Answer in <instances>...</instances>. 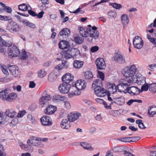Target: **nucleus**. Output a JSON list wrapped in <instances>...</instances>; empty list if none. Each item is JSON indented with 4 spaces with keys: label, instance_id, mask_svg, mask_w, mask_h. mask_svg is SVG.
<instances>
[{
    "label": "nucleus",
    "instance_id": "49530a36",
    "mask_svg": "<svg viewBox=\"0 0 156 156\" xmlns=\"http://www.w3.org/2000/svg\"><path fill=\"white\" fill-rule=\"evenodd\" d=\"M140 137L139 136H133L130 137V142H135L140 140Z\"/></svg>",
    "mask_w": 156,
    "mask_h": 156
},
{
    "label": "nucleus",
    "instance_id": "a18cd8bd",
    "mask_svg": "<svg viewBox=\"0 0 156 156\" xmlns=\"http://www.w3.org/2000/svg\"><path fill=\"white\" fill-rule=\"evenodd\" d=\"M108 17L112 18V17L114 18L116 16V13L115 12L110 11L108 12Z\"/></svg>",
    "mask_w": 156,
    "mask_h": 156
},
{
    "label": "nucleus",
    "instance_id": "a878e982",
    "mask_svg": "<svg viewBox=\"0 0 156 156\" xmlns=\"http://www.w3.org/2000/svg\"><path fill=\"white\" fill-rule=\"evenodd\" d=\"M5 113L8 117L13 118L16 116V112L13 109H10L6 110L5 112Z\"/></svg>",
    "mask_w": 156,
    "mask_h": 156
},
{
    "label": "nucleus",
    "instance_id": "e433bc0d",
    "mask_svg": "<svg viewBox=\"0 0 156 156\" xmlns=\"http://www.w3.org/2000/svg\"><path fill=\"white\" fill-rule=\"evenodd\" d=\"M149 90L153 93H155L156 92V83L149 84Z\"/></svg>",
    "mask_w": 156,
    "mask_h": 156
},
{
    "label": "nucleus",
    "instance_id": "5701e85b",
    "mask_svg": "<svg viewBox=\"0 0 156 156\" xmlns=\"http://www.w3.org/2000/svg\"><path fill=\"white\" fill-rule=\"evenodd\" d=\"M72 58H76L80 56V51L77 48H72L70 49Z\"/></svg>",
    "mask_w": 156,
    "mask_h": 156
},
{
    "label": "nucleus",
    "instance_id": "dca6fc26",
    "mask_svg": "<svg viewBox=\"0 0 156 156\" xmlns=\"http://www.w3.org/2000/svg\"><path fill=\"white\" fill-rule=\"evenodd\" d=\"M81 115V114L76 112H71L68 115V119L69 122H73L77 120Z\"/></svg>",
    "mask_w": 156,
    "mask_h": 156
},
{
    "label": "nucleus",
    "instance_id": "f8f14e48",
    "mask_svg": "<svg viewBox=\"0 0 156 156\" xmlns=\"http://www.w3.org/2000/svg\"><path fill=\"white\" fill-rule=\"evenodd\" d=\"M127 92L131 95H137L141 92L140 89L135 86H132L127 88Z\"/></svg>",
    "mask_w": 156,
    "mask_h": 156
},
{
    "label": "nucleus",
    "instance_id": "423d86ee",
    "mask_svg": "<svg viewBox=\"0 0 156 156\" xmlns=\"http://www.w3.org/2000/svg\"><path fill=\"white\" fill-rule=\"evenodd\" d=\"M8 69L10 73L14 77H19L20 75V72L18 66L15 65H9Z\"/></svg>",
    "mask_w": 156,
    "mask_h": 156
},
{
    "label": "nucleus",
    "instance_id": "09e8293b",
    "mask_svg": "<svg viewBox=\"0 0 156 156\" xmlns=\"http://www.w3.org/2000/svg\"><path fill=\"white\" fill-rule=\"evenodd\" d=\"M18 122V120L17 118H14L11 121L10 123V126H13L17 124Z\"/></svg>",
    "mask_w": 156,
    "mask_h": 156
},
{
    "label": "nucleus",
    "instance_id": "ddd939ff",
    "mask_svg": "<svg viewBox=\"0 0 156 156\" xmlns=\"http://www.w3.org/2000/svg\"><path fill=\"white\" fill-rule=\"evenodd\" d=\"M95 63L98 69L102 70L105 69L106 67L105 63L103 58H98L95 61Z\"/></svg>",
    "mask_w": 156,
    "mask_h": 156
},
{
    "label": "nucleus",
    "instance_id": "c9c22d12",
    "mask_svg": "<svg viewBox=\"0 0 156 156\" xmlns=\"http://www.w3.org/2000/svg\"><path fill=\"white\" fill-rule=\"evenodd\" d=\"M22 22L26 24V25L28 27H30L34 28L36 27V25L34 23H30L28 22L27 20H24L22 21Z\"/></svg>",
    "mask_w": 156,
    "mask_h": 156
},
{
    "label": "nucleus",
    "instance_id": "6ab92c4d",
    "mask_svg": "<svg viewBox=\"0 0 156 156\" xmlns=\"http://www.w3.org/2000/svg\"><path fill=\"white\" fill-rule=\"evenodd\" d=\"M84 78L85 81L87 82L92 81L93 78V75L92 72L90 71H87L84 73Z\"/></svg>",
    "mask_w": 156,
    "mask_h": 156
},
{
    "label": "nucleus",
    "instance_id": "3c124183",
    "mask_svg": "<svg viewBox=\"0 0 156 156\" xmlns=\"http://www.w3.org/2000/svg\"><path fill=\"white\" fill-rule=\"evenodd\" d=\"M97 76H99V77L102 80H104L105 76L103 73L98 71Z\"/></svg>",
    "mask_w": 156,
    "mask_h": 156
},
{
    "label": "nucleus",
    "instance_id": "6e6552de",
    "mask_svg": "<svg viewBox=\"0 0 156 156\" xmlns=\"http://www.w3.org/2000/svg\"><path fill=\"white\" fill-rule=\"evenodd\" d=\"M96 95L99 97H104L106 95L107 90L105 89L101 86H97L94 88Z\"/></svg>",
    "mask_w": 156,
    "mask_h": 156
},
{
    "label": "nucleus",
    "instance_id": "39448f33",
    "mask_svg": "<svg viewBox=\"0 0 156 156\" xmlns=\"http://www.w3.org/2000/svg\"><path fill=\"white\" fill-rule=\"evenodd\" d=\"M20 54V51L17 46L13 45L9 48L8 54L9 57L10 58L13 57H16L19 56Z\"/></svg>",
    "mask_w": 156,
    "mask_h": 156
},
{
    "label": "nucleus",
    "instance_id": "5fc2aeb1",
    "mask_svg": "<svg viewBox=\"0 0 156 156\" xmlns=\"http://www.w3.org/2000/svg\"><path fill=\"white\" fill-rule=\"evenodd\" d=\"M99 49L98 46H95L92 47L90 48V51L92 52H95L98 50Z\"/></svg>",
    "mask_w": 156,
    "mask_h": 156
},
{
    "label": "nucleus",
    "instance_id": "412c9836",
    "mask_svg": "<svg viewBox=\"0 0 156 156\" xmlns=\"http://www.w3.org/2000/svg\"><path fill=\"white\" fill-rule=\"evenodd\" d=\"M70 32L69 29L63 28L59 32L58 35L62 36L63 37L67 38L70 35Z\"/></svg>",
    "mask_w": 156,
    "mask_h": 156
},
{
    "label": "nucleus",
    "instance_id": "8fccbe9b",
    "mask_svg": "<svg viewBox=\"0 0 156 156\" xmlns=\"http://www.w3.org/2000/svg\"><path fill=\"white\" fill-rule=\"evenodd\" d=\"M11 79L10 78H8L7 77H4L3 78H0V82L6 83L9 81Z\"/></svg>",
    "mask_w": 156,
    "mask_h": 156
},
{
    "label": "nucleus",
    "instance_id": "aec40b11",
    "mask_svg": "<svg viewBox=\"0 0 156 156\" xmlns=\"http://www.w3.org/2000/svg\"><path fill=\"white\" fill-rule=\"evenodd\" d=\"M114 59L117 62L121 63H123L125 62V57L121 54L119 53H116L114 55Z\"/></svg>",
    "mask_w": 156,
    "mask_h": 156
},
{
    "label": "nucleus",
    "instance_id": "f704fd0d",
    "mask_svg": "<svg viewBox=\"0 0 156 156\" xmlns=\"http://www.w3.org/2000/svg\"><path fill=\"white\" fill-rule=\"evenodd\" d=\"M80 145L85 149H86L90 151H92L94 150L93 147L91 146H90L89 147H86L87 145H89L88 143H87L86 142H81L80 144Z\"/></svg>",
    "mask_w": 156,
    "mask_h": 156
},
{
    "label": "nucleus",
    "instance_id": "603ef678",
    "mask_svg": "<svg viewBox=\"0 0 156 156\" xmlns=\"http://www.w3.org/2000/svg\"><path fill=\"white\" fill-rule=\"evenodd\" d=\"M4 44L3 46H6L8 47H9L10 46H12L11 45H12V42L10 41H5L4 40Z\"/></svg>",
    "mask_w": 156,
    "mask_h": 156
},
{
    "label": "nucleus",
    "instance_id": "4468645a",
    "mask_svg": "<svg viewBox=\"0 0 156 156\" xmlns=\"http://www.w3.org/2000/svg\"><path fill=\"white\" fill-rule=\"evenodd\" d=\"M133 80H131L130 78L126 77L124 79H122L120 81V84L122 87H125L127 89L129 88L128 86L133 81Z\"/></svg>",
    "mask_w": 156,
    "mask_h": 156
},
{
    "label": "nucleus",
    "instance_id": "0e129e2a",
    "mask_svg": "<svg viewBox=\"0 0 156 156\" xmlns=\"http://www.w3.org/2000/svg\"><path fill=\"white\" fill-rule=\"evenodd\" d=\"M67 62L66 61H62V64L63 69H66L68 67L69 65L67 64Z\"/></svg>",
    "mask_w": 156,
    "mask_h": 156
},
{
    "label": "nucleus",
    "instance_id": "37998d69",
    "mask_svg": "<svg viewBox=\"0 0 156 156\" xmlns=\"http://www.w3.org/2000/svg\"><path fill=\"white\" fill-rule=\"evenodd\" d=\"M148 89H149V85L147 83H146L141 87V92L143 91H147Z\"/></svg>",
    "mask_w": 156,
    "mask_h": 156
},
{
    "label": "nucleus",
    "instance_id": "4c0bfd02",
    "mask_svg": "<svg viewBox=\"0 0 156 156\" xmlns=\"http://www.w3.org/2000/svg\"><path fill=\"white\" fill-rule=\"evenodd\" d=\"M27 6L25 3L19 5L18 6V9L22 11H27L28 9Z\"/></svg>",
    "mask_w": 156,
    "mask_h": 156
},
{
    "label": "nucleus",
    "instance_id": "ea45409f",
    "mask_svg": "<svg viewBox=\"0 0 156 156\" xmlns=\"http://www.w3.org/2000/svg\"><path fill=\"white\" fill-rule=\"evenodd\" d=\"M46 73L44 69L40 70L38 73V76L41 78L44 77L46 75Z\"/></svg>",
    "mask_w": 156,
    "mask_h": 156
},
{
    "label": "nucleus",
    "instance_id": "a19ab883",
    "mask_svg": "<svg viewBox=\"0 0 156 156\" xmlns=\"http://www.w3.org/2000/svg\"><path fill=\"white\" fill-rule=\"evenodd\" d=\"M27 57L28 56L27 54V52L24 50L21 52V55H20V59L26 60Z\"/></svg>",
    "mask_w": 156,
    "mask_h": 156
},
{
    "label": "nucleus",
    "instance_id": "864d4df0",
    "mask_svg": "<svg viewBox=\"0 0 156 156\" xmlns=\"http://www.w3.org/2000/svg\"><path fill=\"white\" fill-rule=\"evenodd\" d=\"M6 154L3 152V147L0 144V156H5Z\"/></svg>",
    "mask_w": 156,
    "mask_h": 156
},
{
    "label": "nucleus",
    "instance_id": "72a5a7b5",
    "mask_svg": "<svg viewBox=\"0 0 156 156\" xmlns=\"http://www.w3.org/2000/svg\"><path fill=\"white\" fill-rule=\"evenodd\" d=\"M141 42H143L141 38L138 36L134 37L133 41V44L141 43Z\"/></svg>",
    "mask_w": 156,
    "mask_h": 156
},
{
    "label": "nucleus",
    "instance_id": "79ce46f5",
    "mask_svg": "<svg viewBox=\"0 0 156 156\" xmlns=\"http://www.w3.org/2000/svg\"><path fill=\"white\" fill-rule=\"evenodd\" d=\"M110 5L112 6L113 8L116 9H120L122 7V5L120 4H119L117 3H110Z\"/></svg>",
    "mask_w": 156,
    "mask_h": 156
},
{
    "label": "nucleus",
    "instance_id": "c03bdc74",
    "mask_svg": "<svg viewBox=\"0 0 156 156\" xmlns=\"http://www.w3.org/2000/svg\"><path fill=\"white\" fill-rule=\"evenodd\" d=\"M147 37L154 45V44L156 43V38L151 37V36L148 34H147Z\"/></svg>",
    "mask_w": 156,
    "mask_h": 156
},
{
    "label": "nucleus",
    "instance_id": "9d476101",
    "mask_svg": "<svg viewBox=\"0 0 156 156\" xmlns=\"http://www.w3.org/2000/svg\"><path fill=\"white\" fill-rule=\"evenodd\" d=\"M7 29L11 31L17 32L20 30V27L16 22L11 21L7 25Z\"/></svg>",
    "mask_w": 156,
    "mask_h": 156
},
{
    "label": "nucleus",
    "instance_id": "e2e57ef3",
    "mask_svg": "<svg viewBox=\"0 0 156 156\" xmlns=\"http://www.w3.org/2000/svg\"><path fill=\"white\" fill-rule=\"evenodd\" d=\"M112 114L114 117H117L119 116L118 111V110L112 111Z\"/></svg>",
    "mask_w": 156,
    "mask_h": 156
},
{
    "label": "nucleus",
    "instance_id": "2eb2a0df",
    "mask_svg": "<svg viewBox=\"0 0 156 156\" xmlns=\"http://www.w3.org/2000/svg\"><path fill=\"white\" fill-rule=\"evenodd\" d=\"M98 28L95 26H93L91 29L90 28V31H89L90 34V37L92 38V40L94 38L96 40L98 37L99 33V32L97 30Z\"/></svg>",
    "mask_w": 156,
    "mask_h": 156
},
{
    "label": "nucleus",
    "instance_id": "393cba45",
    "mask_svg": "<svg viewBox=\"0 0 156 156\" xmlns=\"http://www.w3.org/2000/svg\"><path fill=\"white\" fill-rule=\"evenodd\" d=\"M70 122L66 119L62 120L61 123V126L63 129H68L70 126Z\"/></svg>",
    "mask_w": 156,
    "mask_h": 156
},
{
    "label": "nucleus",
    "instance_id": "bf43d9fd",
    "mask_svg": "<svg viewBox=\"0 0 156 156\" xmlns=\"http://www.w3.org/2000/svg\"><path fill=\"white\" fill-rule=\"evenodd\" d=\"M26 113V112L25 110L20 112L18 113L17 116L18 117H22L25 115Z\"/></svg>",
    "mask_w": 156,
    "mask_h": 156
},
{
    "label": "nucleus",
    "instance_id": "bb28decb",
    "mask_svg": "<svg viewBox=\"0 0 156 156\" xmlns=\"http://www.w3.org/2000/svg\"><path fill=\"white\" fill-rule=\"evenodd\" d=\"M83 64V61L75 60L74 61L73 66L76 69H79L81 68Z\"/></svg>",
    "mask_w": 156,
    "mask_h": 156
},
{
    "label": "nucleus",
    "instance_id": "de8ad7c7",
    "mask_svg": "<svg viewBox=\"0 0 156 156\" xmlns=\"http://www.w3.org/2000/svg\"><path fill=\"white\" fill-rule=\"evenodd\" d=\"M118 140L122 142H129L130 137H125L124 138H121L118 139Z\"/></svg>",
    "mask_w": 156,
    "mask_h": 156
},
{
    "label": "nucleus",
    "instance_id": "c756f323",
    "mask_svg": "<svg viewBox=\"0 0 156 156\" xmlns=\"http://www.w3.org/2000/svg\"><path fill=\"white\" fill-rule=\"evenodd\" d=\"M62 55L65 58L67 59L72 58V55L70 52V49H68L66 51H65L63 52Z\"/></svg>",
    "mask_w": 156,
    "mask_h": 156
},
{
    "label": "nucleus",
    "instance_id": "4d7b16f0",
    "mask_svg": "<svg viewBox=\"0 0 156 156\" xmlns=\"http://www.w3.org/2000/svg\"><path fill=\"white\" fill-rule=\"evenodd\" d=\"M54 75L52 74H50L48 76V80L50 82H53L54 80Z\"/></svg>",
    "mask_w": 156,
    "mask_h": 156
},
{
    "label": "nucleus",
    "instance_id": "f03ea898",
    "mask_svg": "<svg viewBox=\"0 0 156 156\" xmlns=\"http://www.w3.org/2000/svg\"><path fill=\"white\" fill-rule=\"evenodd\" d=\"M51 98V96L48 94L46 92L44 93L39 99L40 106L42 108L47 106L49 105V101H50Z\"/></svg>",
    "mask_w": 156,
    "mask_h": 156
},
{
    "label": "nucleus",
    "instance_id": "f257e3e1",
    "mask_svg": "<svg viewBox=\"0 0 156 156\" xmlns=\"http://www.w3.org/2000/svg\"><path fill=\"white\" fill-rule=\"evenodd\" d=\"M5 92H2V94L0 95L1 97L2 98V99L3 100H6L8 101L11 102L13 100L16 99L17 98V95L16 94L13 93L8 94L9 90L7 89H5Z\"/></svg>",
    "mask_w": 156,
    "mask_h": 156
},
{
    "label": "nucleus",
    "instance_id": "b1692460",
    "mask_svg": "<svg viewBox=\"0 0 156 156\" xmlns=\"http://www.w3.org/2000/svg\"><path fill=\"white\" fill-rule=\"evenodd\" d=\"M107 88L108 90V92L114 93L117 91V87L115 84L108 83L107 84Z\"/></svg>",
    "mask_w": 156,
    "mask_h": 156
},
{
    "label": "nucleus",
    "instance_id": "338daca9",
    "mask_svg": "<svg viewBox=\"0 0 156 156\" xmlns=\"http://www.w3.org/2000/svg\"><path fill=\"white\" fill-rule=\"evenodd\" d=\"M112 151L113 152H116L120 151L121 149L120 147L118 146L114 147L112 149Z\"/></svg>",
    "mask_w": 156,
    "mask_h": 156
},
{
    "label": "nucleus",
    "instance_id": "c85d7f7f",
    "mask_svg": "<svg viewBox=\"0 0 156 156\" xmlns=\"http://www.w3.org/2000/svg\"><path fill=\"white\" fill-rule=\"evenodd\" d=\"M8 117L0 112V124H4L8 120Z\"/></svg>",
    "mask_w": 156,
    "mask_h": 156
},
{
    "label": "nucleus",
    "instance_id": "f3484780",
    "mask_svg": "<svg viewBox=\"0 0 156 156\" xmlns=\"http://www.w3.org/2000/svg\"><path fill=\"white\" fill-rule=\"evenodd\" d=\"M44 110V112L45 114L51 115L54 113L57 110V108L52 105H48Z\"/></svg>",
    "mask_w": 156,
    "mask_h": 156
},
{
    "label": "nucleus",
    "instance_id": "473e14b6",
    "mask_svg": "<svg viewBox=\"0 0 156 156\" xmlns=\"http://www.w3.org/2000/svg\"><path fill=\"white\" fill-rule=\"evenodd\" d=\"M64 97L57 95L53 96L52 98V99L53 101L57 102L60 101H63L64 99Z\"/></svg>",
    "mask_w": 156,
    "mask_h": 156
},
{
    "label": "nucleus",
    "instance_id": "7ed1b4c3",
    "mask_svg": "<svg viewBox=\"0 0 156 156\" xmlns=\"http://www.w3.org/2000/svg\"><path fill=\"white\" fill-rule=\"evenodd\" d=\"M78 29L80 30L79 32L80 35L84 37L85 40L90 42H92V38L90 37L89 33V31H90V28L86 29L83 27H78Z\"/></svg>",
    "mask_w": 156,
    "mask_h": 156
},
{
    "label": "nucleus",
    "instance_id": "a211bd4d",
    "mask_svg": "<svg viewBox=\"0 0 156 156\" xmlns=\"http://www.w3.org/2000/svg\"><path fill=\"white\" fill-rule=\"evenodd\" d=\"M73 79V76H72L69 73H66L65 75L62 76V81L64 83H69L71 81H72Z\"/></svg>",
    "mask_w": 156,
    "mask_h": 156
},
{
    "label": "nucleus",
    "instance_id": "6e6d98bb",
    "mask_svg": "<svg viewBox=\"0 0 156 156\" xmlns=\"http://www.w3.org/2000/svg\"><path fill=\"white\" fill-rule=\"evenodd\" d=\"M134 48L140 49L142 48L143 45V42H141V43H139L133 44Z\"/></svg>",
    "mask_w": 156,
    "mask_h": 156
},
{
    "label": "nucleus",
    "instance_id": "052dcab7",
    "mask_svg": "<svg viewBox=\"0 0 156 156\" xmlns=\"http://www.w3.org/2000/svg\"><path fill=\"white\" fill-rule=\"evenodd\" d=\"M65 105L67 109H69L71 108V105L69 101H66L65 102Z\"/></svg>",
    "mask_w": 156,
    "mask_h": 156
},
{
    "label": "nucleus",
    "instance_id": "1a4fd4ad",
    "mask_svg": "<svg viewBox=\"0 0 156 156\" xmlns=\"http://www.w3.org/2000/svg\"><path fill=\"white\" fill-rule=\"evenodd\" d=\"M40 120L41 124L44 126H50L52 124V120L49 116H43Z\"/></svg>",
    "mask_w": 156,
    "mask_h": 156
},
{
    "label": "nucleus",
    "instance_id": "680f3d73",
    "mask_svg": "<svg viewBox=\"0 0 156 156\" xmlns=\"http://www.w3.org/2000/svg\"><path fill=\"white\" fill-rule=\"evenodd\" d=\"M0 52L3 55H5L6 52V49H5L3 46H0Z\"/></svg>",
    "mask_w": 156,
    "mask_h": 156
},
{
    "label": "nucleus",
    "instance_id": "58836bf2",
    "mask_svg": "<svg viewBox=\"0 0 156 156\" xmlns=\"http://www.w3.org/2000/svg\"><path fill=\"white\" fill-rule=\"evenodd\" d=\"M74 41L77 43L81 44L84 41V39L80 36H77L74 38Z\"/></svg>",
    "mask_w": 156,
    "mask_h": 156
},
{
    "label": "nucleus",
    "instance_id": "774afa93",
    "mask_svg": "<svg viewBox=\"0 0 156 156\" xmlns=\"http://www.w3.org/2000/svg\"><path fill=\"white\" fill-rule=\"evenodd\" d=\"M124 156H134V155L132 154L131 153L126 151H125L124 153Z\"/></svg>",
    "mask_w": 156,
    "mask_h": 156
},
{
    "label": "nucleus",
    "instance_id": "69168bd1",
    "mask_svg": "<svg viewBox=\"0 0 156 156\" xmlns=\"http://www.w3.org/2000/svg\"><path fill=\"white\" fill-rule=\"evenodd\" d=\"M28 13L33 16H36V14L35 12H34L31 10H29L28 11Z\"/></svg>",
    "mask_w": 156,
    "mask_h": 156
},
{
    "label": "nucleus",
    "instance_id": "20e7f679",
    "mask_svg": "<svg viewBox=\"0 0 156 156\" xmlns=\"http://www.w3.org/2000/svg\"><path fill=\"white\" fill-rule=\"evenodd\" d=\"M136 71V68L135 65L131 66L129 69H125L124 71V75L126 77H127L134 80V77Z\"/></svg>",
    "mask_w": 156,
    "mask_h": 156
},
{
    "label": "nucleus",
    "instance_id": "0eeeda50",
    "mask_svg": "<svg viewBox=\"0 0 156 156\" xmlns=\"http://www.w3.org/2000/svg\"><path fill=\"white\" fill-rule=\"evenodd\" d=\"M71 87L70 84L63 82L59 85L58 89L61 93L65 94L68 93Z\"/></svg>",
    "mask_w": 156,
    "mask_h": 156
},
{
    "label": "nucleus",
    "instance_id": "7c9ffc66",
    "mask_svg": "<svg viewBox=\"0 0 156 156\" xmlns=\"http://www.w3.org/2000/svg\"><path fill=\"white\" fill-rule=\"evenodd\" d=\"M0 4H1V5L4 8L3 10L5 11L6 12L9 13H11L12 12V9L10 7L6 6L5 4L2 2H0Z\"/></svg>",
    "mask_w": 156,
    "mask_h": 156
},
{
    "label": "nucleus",
    "instance_id": "13d9d810",
    "mask_svg": "<svg viewBox=\"0 0 156 156\" xmlns=\"http://www.w3.org/2000/svg\"><path fill=\"white\" fill-rule=\"evenodd\" d=\"M148 67V69L149 70L151 71H153L154 69L155 68H156V63L149 65Z\"/></svg>",
    "mask_w": 156,
    "mask_h": 156
},
{
    "label": "nucleus",
    "instance_id": "4be33fe9",
    "mask_svg": "<svg viewBox=\"0 0 156 156\" xmlns=\"http://www.w3.org/2000/svg\"><path fill=\"white\" fill-rule=\"evenodd\" d=\"M58 46L59 48L62 49L68 48L70 46V43L67 41L62 40L59 43Z\"/></svg>",
    "mask_w": 156,
    "mask_h": 156
},
{
    "label": "nucleus",
    "instance_id": "9b49d317",
    "mask_svg": "<svg viewBox=\"0 0 156 156\" xmlns=\"http://www.w3.org/2000/svg\"><path fill=\"white\" fill-rule=\"evenodd\" d=\"M87 83L85 80H80L75 83L74 86L78 90H81L86 87Z\"/></svg>",
    "mask_w": 156,
    "mask_h": 156
},
{
    "label": "nucleus",
    "instance_id": "cd10ccee",
    "mask_svg": "<svg viewBox=\"0 0 156 156\" xmlns=\"http://www.w3.org/2000/svg\"><path fill=\"white\" fill-rule=\"evenodd\" d=\"M121 20L122 23L124 25L127 24L129 22V20L128 15L126 14L122 15Z\"/></svg>",
    "mask_w": 156,
    "mask_h": 156
},
{
    "label": "nucleus",
    "instance_id": "2f4dec72",
    "mask_svg": "<svg viewBox=\"0 0 156 156\" xmlns=\"http://www.w3.org/2000/svg\"><path fill=\"white\" fill-rule=\"evenodd\" d=\"M97 86H102V80L100 79H97L94 81L92 84V87H94Z\"/></svg>",
    "mask_w": 156,
    "mask_h": 156
}]
</instances>
